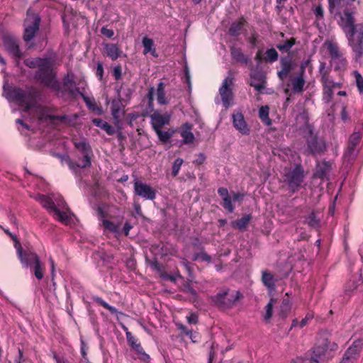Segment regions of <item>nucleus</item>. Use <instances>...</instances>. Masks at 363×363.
Here are the masks:
<instances>
[{
	"label": "nucleus",
	"instance_id": "c9c22d12",
	"mask_svg": "<svg viewBox=\"0 0 363 363\" xmlns=\"http://www.w3.org/2000/svg\"><path fill=\"white\" fill-rule=\"evenodd\" d=\"M93 301L99 304V306H101L104 308L107 309L112 315H123L122 312H119L115 307L109 305L108 303H106L105 301H104L101 297L97 296H93L91 297Z\"/></svg>",
	"mask_w": 363,
	"mask_h": 363
},
{
	"label": "nucleus",
	"instance_id": "1a4fd4ad",
	"mask_svg": "<svg viewBox=\"0 0 363 363\" xmlns=\"http://www.w3.org/2000/svg\"><path fill=\"white\" fill-rule=\"evenodd\" d=\"M346 38L352 50V61L354 63H361L363 57V31L352 33Z\"/></svg>",
	"mask_w": 363,
	"mask_h": 363
},
{
	"label": "nucleus",
	"instance_id": "423d86ee",
	"mask_svg": "<svg viewBox=\"0 0 363 363\" xmlns=\"http://www.w3.org/2000/svg\"><path fill=\"white\" fill-rule=\"evenodd\" d=\"M306 133L303 135L306 142L305 153L316 156L323 154L327 149L325 141L319 138L317 133L314 132L313 125L309 123L306 125Z\"/></svg>",
	"mask_w": 363,
	"mask_h": 363
},
{
	"label": "nucleus",
	"instance_id": "4be33fe9",
	"mask_svg": "<svg viewBox=\"0 0 363 363\" xmlns=\"http://www.w3.org/2000/svg\"><path fill=\"white\" fill-rule=\"evenodd\" d=\"M64 91H66L71 97L75 98L77 95L80 96V93H82L79 88L76 86L75 82L73 78L67 74L62 79Z\"/></svg>",
	"mask_w": 363,
	"mask_h": 363
},
{
	"label": "nucleus",
	"instance_id": "2f4dec72",
	"mask_svg": "<svg viewBox=\"0 0 363 363\" xmlns=\"http://www.w3.org/2000/svg\"><path fill=\"white\" fill-rule=\"evenodd\" d=\"M330 80L322 83L323 99L327 104L331 102L334 95L335 89L330 85Z\"/></svg>",
	"mask_w": 363,
	"mask_h": 363
},
{
	"label": "nucleus",
	"instance_id": "4d7b16f0",
	"mask_svg": "<svg viewBox=\"0 0 363 363\" xmlns=\"http://www.w3.org/2000/svg\"><path fill=\"white\" fill-rule=\"evenodd\" d=\"M259 35L254 31L251 33V35L247 38V42L250 44L252 48H255L257 45L259 40Z\"/></svg>",
	"mask_w": 363,
	"mask_h": 363
},
{
	"label": "nucleus",
	"instance_id": "0e129e2a",
	"mask_svg": "<svg viewBox=\"0 0 363 363\" xmlns=\"http://www.w3.org/2000/svg\"><path fill=\"white\" fill-rule=\"evenodd\" d=\"M266 82L264 80H262L260 83L255 84L254 82L251 81L250 85L253 86L255 90L258 91H262L265 87Z\"/></svg>",
	"mask_w": 363,
	"mask_h": 363
},
{
	"label": "nucleus",
	"instance_id": "e2e57ef3",
	"mask_svg": "<svg viewBox=\"0 0 363 363\" xmlns=\"http://www.w3.org/2000/svg\"><path fill=\"white\" fill-rule=\"evenodd\" d=\"M101 33L103 35L108 38H112L114 35V31L112 29L108 28L106 26H104L101 29Z\"/></svg>",
	"mask_w": 363,
	"mask_h": 363
},
{
	"label": "nucleus",
	"instance_id": "37998d69",
	"mask_svg": "<svg viewBox=\"0 0 363 363\" xmlns=\"http://www.w3.org/2000/svg\"><path fill=\"white\" fill-rule=\"evenodd\" d=\"M137 354L140 357V359L144 362H149L150 361V357L147 354L143 347H142L140 342H139L137 345H135L134 347L132 348Z\"/></svg>",
	"mask_w": 363,
	"mask_h": 363
},
{
	"label": "nucleus",
	"instance_id": "6e6d98bb",
	"mask_svg": "<svg viewBox=\"0 0 363 363\" xmlns=\"http://www.w3.org/2000/svg\"><path fill=\"white\" fill-rule=\"evenodd\" d=\"M273 301L274 299L272 298L270 301L267 303V305L265 307L266 309V313L264 315V320L266 321H268L270 320V318L272 316V311H273Z\"/></svg>",
	"mask_w": 363,
	"mask_h": 363
},
{
	"label": "nucleus",
	"instance_id": "13d9d810",
	"mask_svg": "<svg viewBox=\"0 0 363 363\" xmlns=\"http://www.w3.org/2000/svg\"><path fill=\"white\" fill-rule=\"evenodd\" d=\"M104 72L103 63L101 62H98L95 74L100 81L103 80Z\"/></svg>",
	"mask_w": 363,
	"mask_h": 363
},
{
	"label": "nucleus",
	"instance_id": "72a5a7b5",
	"mask_svg": "<svg viewBox=\"0 0 363 363\" xmlns=\"http://www.w3.org/2000/svg\"><path fill=\"white\" fill-rule=\"evenodd\" d=\"M80 96L83 99L84 101L86 104V106L90 111L97 113L98 115H101L102 113L101 107L99 106L96 104V103L94 99H89L84 93H80Z\"/></svg>",
	"mask_w": 363,
	"mask_h": 363
},
{
	"label": "nucleus",
	"instance_id": "aec40b11",
	"mask_svg": "<svg viewBox=\"0 0 363 363\" xmlns=\"http://www.w3.org/2000/svg\"><path fill=\"white\" fill-rule=\"evenodd\" d=\"M281 69L277 72L279 79L284 81L294 70L296 63L289 57H281L280 59Z\"/></svg>",
	"mask_w": 363,
	"mask_h": 363
},
{
	"label": "nucleus",
	"instance_id": "79ce46f5",
	"mask_svg": "<svg viewBox=\"0 0 363 363\" xmlns=\"http://www.w3.org/2000/svg\"><path fill=\"white\" fill-rule=\"evenodd\" d=\"M269 108L267 106H261L259 109V118L267 125L272 124V120L269 117Z\"/></svg>",
	"mask_w": 363,
	"mask_h": 363
},
{
	"label": "nucleus",
	"instance_id": "b1692460",
	"mask_svg": "<svg viewBox=\"0 0 363 363\" xmlns=\"http://www.w3.org/2000/svg\"><path fill=\"white\" fill-rule=\"evenodd\" d=\"M233 123L234 127L242 135H249L250 128H248L244 116L241 113H233Z\"/></svg>",
	"mask_w": 363,
	"mask_h": 363
},
{
	"label": "nucleus",
	"instance_id": "338daca9",
	"mask_svg": "<svg viewBox=\"0 0 363 363\" xmlns=\"http://www.w3.org/2000/svg\"><path fill=\"white\" fill-rule=\"evenodd\" d=\"M154 94H155V88L150 87L148 90V93L147 94V98L148 99L149 106H152L154 101Z\"/></svg>",
	"mask_w": 363,
	"mask_h": 363
},
{
	"label": "nucleus",
	"instance_id": "8fccbe9b",
	"mask_svg": "<svg viewBox=\"0 0 363 363\" xmlns=\"http://www.w3.org/2000/svg\"><path fill=\"white\" fill-rule=\"evenodd\" d=\"M183 163L184 160L182 158L179 157L175 160L172 167V175L173 177H175L178 175Z\"/></svg>",
	"mask_w": 363,
	"mask_h": 363
},
{
	"label": "nucleus",
	"instance_id": "3c124183",
	"mask_svg": "<svg viewBox=\"0 0 363 363\" xmlns=\"http://www.w3.org/2000/svg\"><path fill=\"white\" fill-rule=\"evenodd\" d=\"M102 224L104 228L109 232L116 233L118 230V226L113 222L109 220L103 219Z\"/></svg>",
	"mask_w": 363,
	"mask_h": 363
},
{
	"label": "nucleus",
	"instance_id": "6e6552de",
	"mask_svg": "<svg viewBox=\"0 0 363 363\" xmlns=\"http://www.w3.org/2000/svg\"><path fill=\"white\" fill-rule=\"evenodd\" d=\"M41 18L31 9H28L26 18L24 21V33L23 38L24 41L29 42L35 36L40 29Z\"/></svg>",
	"mask_w": 363,
	"mask_h": 363
},
{
	"label": "nucleus",
	"instance_id": "0eeeda50",
	"mask_svg": "<svg viewBox=\"0 0 363 363\" xmlns=\"http://www.w3.org/2000/svg\"><path fill=\"white\" fill-rule=\"evenodd\" d=\"M38 200L42 206L47 209L55 220L65 225L71 223V217L66 212L60 211L52 198L47 195L39 194Z\"/></svg>",
	"mask_w": 363,
	"mask_h": 363
},
{
	"label": "nucleus",
	"instance_id": "bb28decb",
	"mask_svg": "<svg viewBox=\"0 0 363 363\" xmlns=\"http://www.w3.org/2000/svg\"><path fill=\"white\" fill-rule=\"evenodd\" d=\"M246 24L245 18L243 16L240 17L237 21L232 23L228 29V34L233 37L239 36Z\"/></svg>",
	"mask_w": 363,
	"mask_h": 363
},
{
	"label": "nucleus",
	"instance_id": "a878e982",
	"mask_svg": "<svg viewBox=\"0 0 363 363\" xmlns=\"http://www.w3.org/2000/svg\"><path fill=\"white\" fill-rule=\"evenodd\" d=\"M218 194L222 199V206L229 213H233L235 206L232 203L231 196L229 195L228 190L225 187H220L218 189Z\"/></svg>",
	"mask_w": 363,
	"mask_h": 363
},
{
	"label": "nucleus",
	"instance_id": "864d4df0",
	"mask_svg": "<svg viewBox=\"0 0 363 363\" xmlns=\"http://www.w3.org/2000/svg\"><path fill=\"white\" fill-rule=\"evenodd\" d=\"M126 339L129 346L133 348L137 345L140 342L138 338L133 335L130 331L126 332Z\"/></svg>",
	"mask_w": 363,
	"mask_h": 363
},
{
	"label": "nucleus",
	"instance_id": "412c9836",
	"mask_svg": "<svg viewBox=\"0 0 363 363\" xmlns=\"http://www.w3.org/2000/svg\"><path fill=\"white\" fill-rule=\"evenodd\" d=\"M305 70L306 67L304 65H301L298 76L290 77V81L291 82L292 86V91L294 93H301L303 91L304 85L306 84V81L303 77Z\"/></svg>",
	"mask_w": 363,
	"mask_h": 363
},
{
	"label": "nucleus",
	"instance_id": "58836bf2",
	"mask_svg": "<svg viewBox=\"0 0 363 363\" xmlns=\"http://www.w3.org/2000/svg\"><path fill=\"white\" fill-rule=\"evenodd\" d=\"M304 223L314 229H318L320 227V219L317 217L315 211H312L305 218Z\"/></svg>",
	"mask_w": 363,
	"mask_h": 363
},
{
	"label": "nucleus",
	"instance_id": "680f3d73",
	"mask_svg": "<svg viewBox=\"0 0 363 363\" xmlns=\"http://www.w3.org/2000/svg\"><path fill=\"white\" fill-rule=\"evenodd\" d=\"M245 197V194L240 192H232V202H242Z\"/></svg>",
	"mask_w": 363,
	"mask_h": 363
},
{
	"label": "nucleus",
	"instance_id": "dca6fc26",
	"mask_svg": "<svg viewBox=\"0 0 363 363\" xmlns=\"http://www.w3.org/2000/svg\"><path fill=\"white\" fill-rule=\"evenodd\" d=\"M278 59L279 53L274 48H268L264 52L259 49L255 57V60L258 64H273Z\"/></svg>",
	"mask_w": 363,
	"mask_h": 363
},
{
	"label": "nucleus",
	"instance_id": "5701e85b",
	"mask_svg": "<svg viewBox=\"0 0 363 363\" xmlns=\"http://www.w3.org/2000/svg\"><path fill=\"white\" fill-rule=\"evenodd\" d=\"M261 281L269 293L276 290V283L278 279L268 270L262 271Z\"/></svg>",
	"mask_w": 363,
	"mask_h": 363
},
{
	"label": "nucleus",
	"instance_id": "39448f33",
	"mask_svg": "<svg viewBox=\"0 0 363 363\" xmlns=\"http://www.w3.org/2000/svg\"><path fill=\"white\" fill-rule=\"evenodd\" d=\"M242 298L239 291L223 288L211 299L219 309L225 310L233 308Z\"/></svg>",
	"mask_w": 363,
	"mask_h": 363
},
{
	"label": "nucleus",
	"instance_id": "f8f14e48",
	"mask_svg": "<svg viewBox=\"0 0 363 363\" xmlns=\"http://www.w3.org/2000/svg\"><path fill=\"white\" fill-rule=\"evenodd\" d=\"M305 177L301 164H296L294 169L286 174V179L292 193L297 191L301 186Z\"/></svg>",
	"mask_w": 363,
	"mask_h": 363
},
{
	"label": "nucleus",
	"instance_id": "f704fd0d",
	"mask_svg": "<svg viewBox=\"0 0 363 363\" xmlns=\"http://www.w3.org/2000/svg\"><path fill=\"white\" fill-rule=\"evenodd\" d=\"M164 88L165 84L164 82H160L157 84L156 95L157 102L160 105H167L169 104V100L167 99L165 95Z\"/></svg>",
	"mask_w": 363,
	"mask_h": 363
},
{
	"label": "nucleus",
	"instance_id": "6ab92c4d",
	"mask_svg": "<svg viewBox=\"0 0 363 363\" xmlns=\"http://www.w3.org/2000/svg\"><path fill=\"white\" fill-rule=\"evenodd\" d=\"M233 77L228 76L223 80L222 86L219 89L223 104L225 107L230 105V101L233 99V91L230 88V85L233 84Z\"/></svg>",
	"mask_w": 363,
	"mask_h": 363
},
{
	"label": "nucleus",
	"instance_id": "a19ab883",
	"mask_svg": "<svg viewBox=\"0 0 363 363\" xmlns=\"http://www.w3.org/2000/svg\"><path fill=\"white\" fill-rule=\"evenodd\" d=\"M155 133L157 135L160 141H161L164 144H166L169 142L174 131V130L162 131V129H160L157 130H155Z\"/></svg>",
	"mask_w": 363,
	"mask_h": 363
},
{
	"label": "nucleus",
	"instance_id": "393cba45",
	"mask_svg": "<svg viewBox=\"0 0 363 363\" xmlns=\"http://www.w3.org/2000/svg\"><path fill=\"white\" fill-rule=\"evenodd\" d=\"M230 51L231 57L235 63L240 64L242 66L247 65L250 62V58L248 56L245 55L240 48L232 46L230 48Z\"/></svg>",
	"mask_w": 363,
	"mask_h": 363
},
{
	"label": "nucleus",
	"instance_id": "c756f323",
	"mask_svg": "<svg viewBox=\"0 0 363 363\" xmlns=\"http://www.w3.org/2000/svg\"><path fill=\"white\" fill-rule=\"evenodd\" d=\"M358 355V350L356 346L351 345L345 352L340 363H356Z\"/></svg>",
	"mask_w": 363,
	"mask_h": 363
},
{
	"label": "nucleus",
	"instance_id": "de8ad7c7",
	"mask_svg": "<svg viewBox=\"0 0 363 363\" xmlns=\"http://www.w3.org/2000/svg\"><path fill=\"white\" fill-rule=\"evenodd\" d=\"M201 259V261L211 262V257L208 255L203 250H201L199 253H195L193 256V260L196 261Z\"/></svg>",
	"mask_w": 363,
	"mask_h": 363
},
{
	"label": "nucleus",
	"instance_id": "a18cd8bd",
	"mask_svg": "<svg viewBox=\"0 0 363 363\" xmlns=\"http://www.w3.org/2000/svg\"><path fill=\"white\" fill-rule=\"evenodd\" d=\"M74 147L79 150L82 155L92 152L90 145L85 140L74 143Z\"/></svg>",
	"mask_w": 363,
	"mask_h": 363
},
{
	"label": "nucleus",
	"instance_id": "ea45409f",
	"mask_svg": "<svg viewBox=\"0 0 363 363\" xmlns=\"http://www.w3.org/2000/svg\"><path fill=\"white\" fill-rule=\"evenodd\" d=\"M330 68L327 67L325 62H321L319 65V74L321 83L330 80Z\"/></svg>",
	"mask_w": 363,
	"mask_h": 363
},
{
	"label": "nucleus",
	"instance_id": "7c9ffc66",
	"mask_svg": "<svg viewBox=\"0 0 363 363\" xmlns=\"http://www.w3.org/2000/svg\"><path fill=\"white\" fill-rule=\"evenodd\" d=\"M252 218V216L251 214L245 215L241 218L233 221L231 226L235 229H238L240 231H244L249 225Z\"/></svg>",
	"mask_w": 363,
	"mask_h": 363
},
{
	"label": "nucleus",
	"instance_id": "a211bd4d",
	"mask_svg": "<svg viewBox=\"0 0 363 363\" xmlns=\"http://www.w3.org/2000/svg\"><path fill=\"white\" fill-rule=\"evenodd\" d=\"M333 169V163L330 161L323 160L316 162L314 177L322 180H329L330 174Z\"/></svg>",
	"mask_w": 363,
	"mask_h": 363
},
{
	"label": "nucleus",
	"instance_id": "7ed1b4c3",
	"mask_svg": "<svg viewBox=\"0 0 363 363\" xmlns=\"http://www.w3.org/2000/svg\"><path fill=\"white\" fill-rule=\"evenodd\" d=\"M34 79L43 86L55 92L62 91L61 84L57 79V73L54 70L52 63L47 58L36 70Z\"/></svg>",
	"mask_w": 363,
	"mask_h": 363
},
{
	"label": "nucleus",
	"instance_id": "4c0bfd02",
	"mask_svg": "<svg viewBox=\"0 0 363 363\" xmlns=\"http://www.w3.org/2000/svg\"><path fill=\"white\" fill-rule=\"evenodd\" d=\"M296 40L294 38H291L283 43L277 44V48L281 52H289L291 48L296 44Z\"/></svg>",
	"mask_w": 363,
	"mask_h": 363
},
{
	"label": "nucleus",
	"instance_id": "c85d7f7f",
	"mask_svg": "<svg viewBox=\"0 0 363 363\" xmlns=\"http://www.w3.org/2000/svg\"><path fill=\"white\" fill-rule=\"evenodd\" d=\"M192 127L193 125L189 123H186L182 125L179 133L183 138L184 144H191L194 143L195 137L191 132Z\"/></svg>",
	"mask_w": 363,
	"mask_h": 363
},
{
	"label": "nucleus",
	"instance_id": "603ef678",
	"mask_svg": "<svg viewBox=\"0 0 363 363\" xmlns=\"http://www.w3.org/2000/svg\"><path fill=\"white\" fill-rule=\"evenodd\" d=\"M91 154V153L83 155L82 159H81L80 162H79L80 164L82 169L89 167L91 165V156H90Z\"/></svg>",
	"mask_w": 363,
	"mask_h": 363
},
{
	"label": "nucleus",
	"instance_id": "bf43d9fd",
	"mask_svg": "<svg viewBox=\"0 0 363 363\" xmlns=\"http://www.w3.org/2000/svg\"><path fill=\"white\" fill-rule=\"evenodd\" d=\"M101 129L104 130L108 135H113L115 133L114 128L107 122H105L104 124H103Z\"/></svg>",
	"mask_w": 363,
	"mask_h": 363
},
{
	"label": "nucleus",
	"instance_id": "ddd939ff",
	"mask_svg": "<svg viewBox=\"0 0 363 363\" xmlns=\"http://www.w3.org/2000/svg\"><path fill=\"white\" fill-rule=\"evenodd\" d=\"M3 44L9 54L16 62H18L23 57V53L19 49L18 40L11 35H4L3 37Z\"/></svg>",
	"mask_w": 363,
	"mask_h": 363
},
{
	"label": "nucleus",
	"instance_id": "5fc2aeb1",
	"mask_svg": "<svg viewBox=\"0 0 363 363\" xmlns=\"http://www.w3.org/2000/svg\"><path fill=\"white\" fill-rule=\"evenodd\" d=\"M140 116V115L138 112L129 113L125 116V121L130 127H133V121L138 119Z\"/></svg>",
	"mask_w": 363,
	"mask_h": 363
},
{
	"label": "nucleus",
	"instance_id": "4468645a",
	"mask_svg": "<svg viewBox=\"0 0 363 363\" xmlns=\"http://www.w3.org/2000/svg\"><path fill=\"white\" fill-rule=\"evenodd\" d=\"M134 194L146 200H154L156 197L155 190L139 180L134 182Z\"/></svg>",
	"mask_w": 363,
	"mask_h": 363
},
{
	"label": "nucleus",
	"instance_id": "e433bc0d",
	"mask_svg": "<svg viewBox=\"0 0 363 363\" xmlns=\"http://www.w3.org/2000/svg\"><path fill=\"white\" fill-rule=\"evenodd\" d=\"M111 115L113 119V123L116 126H118L121 123V103L118 101H113L111 106Z\"/></svg>",
	"mask_w": 363,
	"mask_h": 363
},
{
	"label": "nucleus",
	"instance_id": "49530a36",
	"mask_svg": "<svg viewBox=\"0 0 363 363\" xmlns=\"http://www.w3.org/2000/svg\"><path fill=\"white\" fill-rule=\"evenodd\" d=\"M46 58H35L33 60L27 59L24 61V64L30 67V68H37V69L40 67V65L43 63V61H45Z\"/></svg>",
	"mask_w": 363,
	"mask_h": 363
},
{
	"label": "nucleus",
	"instance_id": "c03bdc74",
	"mask_svg": "<svg viewBox=\"0 0 363 363\" xmlns=\"http://www.w3.org/2000/svg\"><path fill=\"white\" fill-rule=\"evenodd\" d=\"M143 48H144V54H147L148 52H151V54L152 55H155V49L153 48V46H154V42L152 40V39L151 38H149L147 37H145L143 38Z\"/></svg>",
	"mask_w": 363,
	"mask_h": 363
},
{
	"label": "nucleus",
	"instance_id": "9d476101",
	"mask_svg": "<svg viewBox=\"0 0 363 363\" xmlns=\"http://www.w3.org/2000/svg\"><path fill=\"white\" fill-rule=\"evenodd\" d=\"M323 47L327 50L331 60L337 64L335 69H344L347 67V61L336 42L326 40L323 43Z\"/></svg>",
	"mask_w": 363,
	"mask_h": 363
},
{
	"label": "nucleus",
	"instance_id": "473e14b6",
	"mask_svg": "<svg viewBox=\"0 0 363 363\" xmlns=\"http://www.w3.org/2000/svg\"><path fill=\"white\" fill-rule=\"evenodd\" d=\"M359 141L360 137L358 134L354 133L350 136L345 157H350L354 154L356 146L359 144Z\"/></svg>",
	"mask_w": 363,
	"mask_h": 363
},
{
	"label": "nucleus",
	"instance_id": "052dcab7",
	"mask_svg": "<svg viewBox=\"0 0 363 363\" xmlns=\"http://www.w3.org/2000/svg\"><path fill=\"white\" fill-rule=\"evenodd\" d=\"M313 318V315L311 313H308L305 318H303L300 323H299V327L301 328H303V327H305L309 321H311L312 319Z\"/></svg>",
	"mask_w": 363,
	"mask_h": 363
},
{
	"label": "nucleus",
	"instance_id": "774afa93",
	"mask_svg": "<svg viewBox=\"0 0 363 363\" xmlns=\"http://www.w3.org/2000/svg\"><path fill=\"white\" fill-rule=\"evenodd\" d=\"M67 163L69 168L73 171H75L77 168H81L80 164L73 162L69 157L67 160Z\"/></svg>",
	"mask_w": 363,
	"mask_h": 363
},
{
	"label": "nucleus",
	"instance_id": "2eb2a0df",
	"mask_svg": "<svg viewBox=\"0 0 363 363\" xmlns=\"http://www.w3.org/2000/svg\"><path fill=\"white\" fill-rule=\"evenodd\" d=\"M50 111L51 108L50 107L42 106H38L36 109V114L38 121L41 123H46L48 121H51L52 123H53L54 121H59L62 123L66 122L67 119V116L66 115L54 116L50 114Z\"/></svg>",
	"mask_w": 363,
	"mask_h": 363
},
{
	"label": "nucleus",
	"instance_id": "20e7f679",
	"mask_svg": "<svg viewBox=\"0 0 363 363\" xmlns=\"http://www.w3.org/2000/svg\"><path fill=\"white\" fill-rule=\"evenodd\" d=\"M5 91L6 98L23 108L25 111L31 109L37 102L38 94L35 90L26 92L22 89L15 86L9 87Z\"/></svg>",
	"mask_w": 363,
	"mask_h": 363
},
{
	"label": "nucleus",
	"instance_id": "09e8293b",
	"mask_svg": "<svg viewBox=\"0 0 363 363\" xmlns=\"http://www.w3.org/2000/svg\"><path fill=\"white\" fill-rule=\"evenodd\" d=\"M353 76L355 78V82L357 89L360 94L363 93V77L358 71H354L352 72Z\"/></svg>",
	"mask_w": 363,
	"mask_h": 363
},
{
	"label": "nucleus",
	"instance_id": "f03ea898",
	"mask_svg": "<svg viewBox=\"0 0 363 363\" xmlns=\"http://www.w3.org/2000/svg\"><path fill=\"white\" fill-rule=\"evenodd\" d=\"M338 348L336 342L331 341V334L327 330H320L317 335V340L313 347L310 363H323L328 351L334 352Z\"/></svg>",
	"mask_w": 363,
	"mask_h": 363
},
{
	"label": "nucleus",
	"instance_id": "f257e3e1",
	"mask_svg": "<svg viewBox=\"0 0 363 363\" xmlns=\"http://www.w3.org/2000/svg\"><path fill=\"white\" fill-rule=\"evenodd\" d=\"M15 247L22 267L30 269V272L34 274L38 280L43 279L45 267L38 254L29 249L23 250L18 242H16Z\"/></svg>",
	"mask_w": 363,
	"mask_h": 363
},
{
	"label": "nucleus",
	"instance_id": "9b49d317",
	"mask_svg": "<svg viewBox=\"0 0 363 363\" xmlns=\"http://www.w3.org/2000/svg\"><path fill=\"white\" fill-rule=\"evenodd\" d=\"M340 18V26L342 27L345 36L363 31V23L355 24L352 13L349 10H345Z\"/></svg>",
	"mask_w": 363,
	"mask_h": 363
},
{
	"label": "nucleus",
	"instance_id": "69168bd1",
	"mask_svg": "<svg viewBox=\"0 0 363 363\" xmlns=\"http://www.w3.org/2000/svg\"><path fill=\"white\" fill-rule=\"evenodd\" d=\"M194 343H197L201 341V335L199 333L195 331H191V333L188 335Z\"/></svg>",
	"mask_w": 363,
	"mask_h": 363
},
{
	"label": "nucleus",
	"instance_id": "cd10ccee",
	"mask_svg": "<svg viewBox=\"0 0 363 363\" xmlns=\"http://www.w3.org/2000/svg\"><path fill=\"white\" fill-rule=\"evenodd\" d=\"M104 52L107 57L114 61L121 57L123 51L117 44L106 43L104 44Z\"/></svg>",
	"mask_w": 363,
	"mask_h": 363
},
{
	"label": "nucleus",
	"instance_id": "f3484780",
	"mask_svg": "<svg viewBox=\"0 0 363 363\" xmlns=\"http://www.w3.org/2000/svg\"><path fill=\"white\" fill-rule=\"evenodd\" d=\"M150 124L153 130L162 129L163 126L169 125L171 116L168 113L162 114L158 110L155 111L150 115Z\"/></svg>",
	"mask_w": 363,
	"mask_h": 363
}]
</instances>
